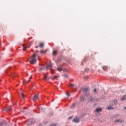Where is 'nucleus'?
I'll return each mask as SVG.
<instances>
[{"mask_svg":"<svg viewBox=\"0 0 126 126\" xmlns=\"http://www.w3.org/2000/svg\"><path fill=\"white\" fill-rule=\"evenodd\" d=\"M86 96L88 97L89 102L93 103V102H98V101H99V98L97 97L93 98L91 95L88 96V95H87Z\"/></svg>","mask_w":126,"mask_h":126,"instance_id":"nucleus-1","label":"nucleus"},{"mask_svg":"<svg viewBox=\"0 0 126 126\" xmlns=\"http://www.w3.org/2000/svg\"><path fill=\"white\" fill-rule=\"evenodd\" d=\"M36 54H33L32 57H31V59L30 61V63H31L32 64H34V63H37V60L36 59Z\"/></svg>","mask_w":126,"mask_h":126,"instance_id":"nucleus-2","label":"nucleus"},{"mask_svg":"<svg viewBox=\"0 0 126 126\" xmlns=\"http://www.w3.org/2000/svg\"><path fill=\"white\" fill-rule=\"evenodd\" d=\"M53 67V64L52 63H49L46 66V70H48V69H51Z\"/></svg>","mask_w":126,"mask_h":126,"instance_id":"nucleus-3","label":"nucleus"},{"mask_svg":"<svg viewBox=\"0 0 126 126\" xmlns=\"http://www.w3.org/2000/svg\"><path fill=\"white\" fill-rule=\"evenodd\" d=\"M39 99V95L38 94H35L33 97H32V100L33 101H36V100Z\"/></svg>","mask_w":126,"mask_h":126,"instance_id":"nucleus-4","label":"nucleus"},{"mask_svg":"<svg viewBox=\"0 0 126 126\" xmlns=\"http://www.w3.org/2000/svg\"><path fill=\"white\" fill-rule=\"evenodd\" d=\"M114 122L115 123H120L121 124H123L125 121L121 119H117Z\"/></svg>","mask_w":126,"mask_h":126,"instance_id":"nucleus-5","label":"nucleus"},{"mask_svg":"<svg viewBox=\"0 0 126 126\" xmlns=\"http://www.w3.org/2000/svg\"><path fill=\"white\" fill-rule=\"evenodd\" d=\"M118 104V100L117 99H114L112 103V106H116Z\"/></svg>","mask_w":126,"mask_h":126,"instance_id":"nucleus-6","label":"nucleus"},{"mask_svg":"<svg viewBox=\"0 0 126 126\" xmlns=\"http://www.w3.org/2000/svg\"><path fill=\"white\" fill-rule=\"evenodd\" d=\"M73 121L74 122V123H79V118H75Z\"/></svg>","mask_w":126,"mask_h":126,"instance_id":"nucleus-7","label":"nucleus"},{"mask_svg":"<svg viewBox=\"0 0 126 126\" xmlns=\"http://www.w3.org/2000/svg\"><path fill=\"white\" fill-rule=\"evenodd\" d=\"M11 110H12V107L11 106H10L6 109L5 111L6 112H10V111H11Z\"/></svg>","mask_w":126,"mask_h":126,"instance_id":"nucleus-8","label":"nucleus"},{"mask_svg":"<svg viewBox=\"0 0 126 126\" xmlns=\"http://www.w3.org/2000/svg\"><path fill=\"white\" fill-rule=\"evenodd\" d=\"M43 78L45 80H49V79H50L49 78H48V77L47 76V74H44V75L43 76Z\"/></svg>","mask_w":126,"mask_h":126,"instance_id":"nucleus-9","label":"nucleus"},{"mask_svg":"<svg viewBox=\"0 0 126 126\" xmlns=\"http://www.w3.org/2000/svg\"><path fill=\"white\" fill-rule=\"evenodd\" d=\"M89 90H90L89 88H86L83 89V92H87L89 91Z\"/></svg>","mask_w":126,"mask_h":126,"instance_id":"nucleus-10","label":"nucleus"},{"mask_svg":"<svg viewBox=\"0 0 126 126\" xmlns=\"http://www.w3.org/2000/svg\"><path fill=\"white\" fill-rule=\"evenodd\" d=\"M102 111V108H97L95 109V112H97V113H99V112Z\"/></svg>","mask_w":126,"mask_h":126,"instance_id":"nucleus-11","label":"nucleus"},{"mask_svg":"<svg viewBox=\"0 0 126 126\" xmlns=\"http://www.w3.org/2000/svg\"><path fill=\"white\" fill-rule=\"evenodd\" d=\"M39 48H44V43L41 42L39 44Z\"/></svg>","mask_w":126,"mask_h":126,"instance_id":"nucleus-12","label":"nucleus"},{"mask_svg":"<svg viewBox=\"0 0 126 126\" xmlns=\"http://www.w3.org/2000/svg\"><path fill=\"white\" fill-rule=\"evenodd\" d=\"M85 100V98H84L83 96H82L80 98V101H81V102H84Z\"/></svg>","mask_w":126,"mask_h":126,"instance_id":"nucleus-13","label":"nucleus"},{"mask_svg":"<svg viewBox=\"0 0 126 126\" xmlns=\"http://www.w3.org/2000/svg\"><path fill=\"white\" fill-rule=\"evenodd\" d=\"M125 100H126V94L124 95L122 98H121L122 101H125Z\"/></svg>","mask_w":126,"mask_h":126,"instance_id":"nucleus-14","label":"nucleus"},{"mask_svg":"<svg viewBox=\"0 0 126 126\" xmlns=\"http://www.w3.org/2000/svg\"><path fill=\"white\" fill-rule=\"evenodd\" d=\"M107 110H114V108L113 106H108L107 107Z\"/></svg>","mask_w":126,"mask_h":126,"instance_id":"nucleus-15","label":"nucleus"},{"mask_svg":"<svg viewBox=\"0 0 126 126\" xmlns=\"http://www.w3.org/2000/svg\"><path fill=\"white\" fill-rule=\"evenodd\" d=\"M58 76H51L50 78L51 79H56L58 77Z\"/></svg>","mask_w":126,"mask_h":126,"instance_id":"nucleus-16","label":"nucleus"},{"mask_svg":"<svg viewBox=\"0 0 126 126\" xmlns=\"http://www.w3.org/2000/svg\"><path fill=\"white\" fill-rule=\"evenodd\" d=\"M93 92L94 93V94H98V92L97 91V89H94Z\"/></svg>","mask_w":126,"mask_h":126,"instance_id":"nucleus-17","label":"nucleus"},{"mask_svg":"<svg viewBox=\"0 0 126 126\" xmlns=\"http://www.w3.org/2000/svg\"><path fill=\"white\" fill-rule=\"evenodd\" d=\"M46 52H47V50H46V51H43V50L40 51L41 54H46Z\"/></svg>","mask_w":126,"mask_h":126,"instance_id":"nucleus-18","label":"nucleus"},{"mask_svg":"<svg viewBox=\"0 0 126 126\" xmlns=\"http://www.w3.org/2000/svg\"><path fill=\"white\" fill-rule=\"evenodd\" d=\"M102 68H103V70H107V69H108V67H107V66H103Z\"/></svg>","mask_w":126,"mask_h":126,"instance_id":"nucleus-19","label":"nucleus"},{"mask_svg":"<svg viewBox=\"0 0 126 126\" xmlns=\"http://www.w3.org/2000/svg\"><path fill=\"white\" fill-rule=\"evenodd\" d=\"M57 70H58V71H62V70H63V69L61 67H59L57 68Z\"/></svg>","mask_w":126,"mask_h":126,"instance_id":"nucleus-20","label":"nucleus"},{"mask_svg":"<svg viewBox=\"0 0 126 126\" xmlns=\"http://www.w3.org/2000/svg\"><path fill=\"white\" fill-rule=\"evenodd\" d=\"M24 47V51H25V49H27V48H30V46H23Z\"/></svg>","mask_w":126,"mask_h":126,"instance_id":"nucleus-21","label":"nucleus"},{"mask_svg":"<svg viewBox=\"0 0 126 126\" xmlns=\"http://www.w3.org/2000/svg\"><path fill=\"white\" fill-rule=\"evenodd\" d=\"M53 55L54 56H56V55H57V51H53Z\"/></svg>","mask_w":126,"mask_h":126,"instance_id":"nucleus-22","label":"nucleus"},{"mask_svg":"<svg viewBox=\"0 0 126 126\" xmlns=\"http://www.w3.org/2000/svg\"><path fill=\"white\" fill-rule=\"evenodd\" d=\"M15 76H16V74H12L11 75V77L13 78H14Z\"/></svg>","mask_w":126,"mask_h":126,"instance_id":"nucleus-23","label":"nucleus"},{"mask_svg":"<svg viewBox=\"0 0 126 126\" xmlns=\"http://www.w3.org/2000/svg\"><path fill=\"white\" fill-rule=\"evenodd\" d=\"M21 95L22 98H23V99H24V94H23V93H21Z\"/></svg>","mask_w":126,"mask_h":126,"instance_id":"nucleus-24","label":"nucleus"},{"mask_svg":"<svg viewBox=\"0 0 126 126\" xmlns=\"http://www.w3.org/2000/svg\"><path fill=\"white\" fill-rule=\"evenodd\" d=\"M63 77H64V78H67V77H68V76L66 74H64Z\"/></svg>","mask_w":126,"mask_h":126,"instance_id":"nucleus-25","label":"nucleus"},{"mask_svg":"<svg viewBox=\"0 0 126 126\" xmlns=\"http://www.w3.org/2000/svg\"><path fill=\"white\" fill-rule=\"evenodd\" d=\"M74 106H75V104H74V103H73V104L70 106V108H73V107H74Z\"/></svg>","mask_w":126,"mask_h":126,"instance_id":"nucleus-26","label":"nucleus"},{"mask_svg":"<svg viewBox=\"0 0 126 126\" xmlns=\"http://www.w3.org/2000/svg\"><path fill=\"white\" fill-rule=\"evenodd\" d=\"M50 126H57V125L56 124H52L50 125Z\"/></svg>","mask_w":126,"mask_h":126,"instance_id":"nucleus-27","label":"nucleus"},{"mask_svg":"<svg viewBox=\"0 0 126 126\" xmlns=\"http://www.w3.org/2000/svg\"><path fill=\"white\" fill-rule=\"evenodd\" d=\"M89 71V68H87L85 69V71H87V72H88Z\"/></svg>","mask_w":126,"mask_h":126,"instance_id":"nucleus-28","label":"nucleus"},{"mask_svg":"<svg viewBox=\"0 0 126 126\" xmlns=\"http://www.w3.org/2000/svg\"><path fill=\"white\" fill-rule=\"evenodd\" d=\"M3 124V122H0V126H2Z\"/></svg>","mask_w":126,"mask_h":126,"instance_id":"nucleus-29","label":"nucleus"},{"mask_svg":"<svg viewBox=\"0 0 126 126\" xmlns=\"http://www.w3.org/2000/svg\"><path fill=\"white\" fill-rule=\"evenodd\" d=\"M42 69H44V68H39V71H41Z\"/></svg>","mask_w":126,"mask_h":126,"instance_id":"nucleus-30","label":"nucleus"},{"mask_svg":"<svg viewBox=\"0 0 126 126\" xmlns=\"http://www.w3.org/2000/svg\"><path fill=\"white\" fill-rule=\"evenodd\" d=\"M70 86H72V87H73V86H74V84H70Z\"/></svg>","mask_w":126,"mask_h":126,"instance_id":"nucleus-31","label":"nucleus"},{"mask_svg":"<svg viewBox=\"0 0 126 126\" xmlns=\"http://www.w3.org/2000/svg\"><path fill=\"white\" fill-rule=\"evenodd\" d=\"M66 95H67L68 97L70 96V94H66Z\"/></svg>","mask_w":126,"mask_h":126,"instance_id":"nucleus-32","label":"nucleus"},{"mask_svg":"<svg viewBox=\"0 0 126 126\" xmlns=\"http://www.w3.org/2000/svg\"><path fill=\"white\" fill-rule=\"evenodd\" d=\"M29 81H30V80L27 81L26 82V83H27L29 82Z\"/></svg>","mask_w":126,"mask_h":126,"instance_id":"nucleus-33","label":"nucleus"},{"mask_svg":"<svg viewBox=\"0 0 126 126\" xmlns=\"http://www.w3.org/2000/svg\"><path fill=\"white\" fill-rule=\"evenodd\" d=\"M36 53H38V50H36Z\"/></svg>","mask_w":126,"mask_h":126,"instance_id":"nucleus-34","label":"nucleus"},{"mask_svg":"<svg viewBox=\"0 0 126 126\" xmlns=\"http://www.w3.org/2000/svg\"><path fill=\"white\" fill-rule=\"evenodd\" d=\"M23 83H24V84H25V82L23 81Z\"/></svg>","mask_w":126,"mask_h":126,"instance_id":"nucleus-35","label":"nucleus"},{"mask_svg":"<svg viewBox=\"0 0 126 126\" xmlns=\"http://www.w3.org/2000/svg\"><path fill=\"white\" fill-rule=\"evenodd\" d=\"M2 111H5V110H4V109H2Z\"/></svg>","mask_w":126,"mask_h":126,"instance_id":"nucleus-36","label":"nucleus"},{"mask_svg":"<svg viewBox=\"0 0 126 126\" xmlns=\"http://www.w3.org/2000/svg\"><path fill=\"white\" fill-rule=\"evenodd\" d=\"M124 109H125V110H126V107H124Z\"/></svg>","mask_w":126,"mask_h":126,"instance_id":"nucleus-37","label":"nucleus"},{"mask_svg":"<svg viewBox=\"0 0 126 126\" xmlns=\"http://www.w3.org/2000/svg\"><path fill=\"white\" fill-rule=\"evenodd\" d=\"M32 78V77L31 76L30 78V79H31V78Z\"/></svg>","mask_w":126,"mask_h":126,"instance_id":"nucleus-38","label":"nucleus"},{"mask_svg":"<svg viewBox=\"0 0 126 126\" xmlns=\"http://www.w3.org/2000/svg\"><path fill=\"white\" fill-rule=\"evenodd\" d=\"M83 62H85V60H83Z\"/></svg>","mask_w":126,"mask_h":126,"instance_id":"nucleus-39","label":"nucleus"},{"mask_svg":"<svg viewBox=\"0 0 126 126\" xmlns=\"http://www.w3.org/2000/svg\"><path fill=\"white\" fill-rule=\"evenodd\" d=\"M35 48H38V47L36 46V47H35Z\"/></svg>","mask_w":126,"mask_h":126,"instance_id":"nucleus-40","label":"nucleus"},{"mask_svg":"<svg viewBox=\"0 0 126 126\" xmlns=\"http://www.w3.org/2000/svg\"><path fill=\"white\" fill-rule=\"evenodd\" d=\"M69 119H71V118H70V117H69Z\"/></svg>","mask_w":126,"mask_h":126,"instance_id":"nucleus-41","label":"nucleus"}]
</instances>
